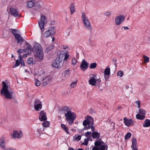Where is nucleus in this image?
<instances>
[{"label": "nucleus", "instance_id": "1", "mask_svg": "<svg viewBox=\"0 0 150 150\" xmlns=\"http://www.w3.org/2000/svg\"><path fill=\"white\" fill-rule=\"evenodd\" d=\"M3 87L1 91V95L4 94L5 98H6L11 99L13 97L12 96L14 91L11 89H10L8 85L4 81H2Z\"/></svg>", "mask_w": 150, "mask_h": 150}, {"label": "nucleus", "instance_id": "2", "mask_svg": "<svg viewBox=\"0 0 150 150\" xmlns=\"http://www.w3.org/2000/svg\"><path fill=\"white\" fill-rule=\"evenodd\" d=\"M33 52L35 58L39 59L40 60H42L43 59L44 53L41 45L38 43H35L33 46Z\"/></svg>", "mask_w": 150, "mask_h": 150}, {"label": "nucleus", "instance_id": "3", "mask_svg": "<svg viewBox=\"0 0 150 150\" xmlns=\"http://www.w3.org/2000/svg\"><path fill=\"white\" fill-rule=\"evenodd\" d=\"M66 120L69 124H72L76 118V114L74 112H72L69 110L65 114Z\"/></svg>", "mask_w": 150, "mask_h": 150}, {"label": "nucleus", "instance_id": "4", "mask_svg": "<svg viewBox=\"0 0 150 150\" xmlns=\"http://www.w3.org/2000/svg\"><path fill=\"white\" fill-rule=\"evenodd\" d=\"M47 19L46 17L44 15H41L40 18L38 21V25L40 28H44L45 24L47 23Z\"/></svg>", "mask_w": 150, "mask_h": 150}, {"label": "nucleus", "instance_id": "5", "mask_svg": "<svg viewBox=\"0 0 150 150\" xmlns=\"http://www.w3.org/2000/svg\"><path fill=\"white\" fill-rule=\"evenodd\" d=\"M94 121L93 118L89 115H87L85 119L83 121V125L84 126L88 125H93V121Z\"/></svg>", "mask_w": 150, "mask_h": 150}, {"label": "nucleus", "instance_id": "6", "mask_svg": "<svg viewBox=\"0 0 150 150\" xmlns=\"http://www.w3.org/2000/svg\"><path fill=\"white\" fill-rule=\"evenodd\" d=\"M5 138L4 136H2L0 138V146L4 150H16V149H13L11 148L6 147L5 144Z\"/></svg>", "mask_w": 150, "mask_h": 150}, {"label": "nucleus", "instance_id": "7", "mask_svg": "<svg viewBox=\"0 0 150 150\" xmlns=\"http://www.w3.org/2000/svg\"><path fill=\"white\" fill-rule=\"evenodd\" d=\"M63 62H62L57 58L53 61L52 63V66L54 68L59 69L61 68L62 66Z\"/></svg>", "mask_w": 150, "mask_h": 150}, {"label": "nucleus", "instance_id": "8", "mask_svg": "<svg viewBox=\"0 0 150 150\" xmlns=\"http://www.w3.org/2000/svg\"><path fill=\"white\" fill-rule=\"evenodd\" d=\"M82 19L83 21L84 25L86 28L91 27L90 21L88 20L87 17L84 13H82Z\"/></svg>", "mask_w": 150, "mask_h": 150}, {"label": "nucleus", "instance_id": "9", "mask_svg": "<svg viewBox=\"0 0 150 150\" xmlns=\"http://www.w3.org/2000/svg\"><path fill=\"white\" fill-rule=\"evenodd\" d=\"M125 125L129 127L130 125H134V122L132 118L127 119L126 117H125L123 119Z\"/></svg>", "mask_w": 150, "mask_h": 150}, {"label": "nucleus", "instance_id": "10", "mask_svg": "<svg viewBox=\"0 0 150 150\" xmlns=\"http://www.w3.org/2000/svg\"><path fill=\"white\" fill-rule=\"evenodd\" d=\"M54 29H49L47 30L43 34L44 37L47 38L54 35L55 33Z\"/></svg>", "mask_w": 150, "mask_h": 150}, {"label": "nucleus", "instance_id": "11", "mask_svg": "<svg viewBox=\"0 0 150 150\" xmlns=\"http://www.w3.org/2000/svg\"><path fill=\"white\" fill-rule=\"evenodd\" d=\"M125 17L123 15H120L117 16L115 19V23L117 25H120L124 21Z\"/></svg>", "mask_w": 150, "mask_h": 150}, {"label": "nucleus", "instance_id": "12", "mask_svg": "<svg viewBox=\"0 0 150 150\" xmlns=\"http://www.w3.org/2000/svg\"><path fill=\"white\" fill-rule=\"evenodd\" d=\"M88 64L89 63L83 59L80 65V68L82 70H86L88 67Z\"/></svg>", "mask_w": 150, "mask_h": 150}, {"label": "nucleus", "instance_id": "13", "mask_svg": "<svg viewBox=\"0 0 150 150\" xmlns=\"http://www.w3.org/2000/svg\"><path fill=\"white\" fill-rule=\"evenodd\" d=\"M39 119L41 121H46L47 120L46 113L43 110H41L40 113Z\"/></svg>", "mask_w": 150, "mask_h": 150}, {"label": "nucleus", "instance_id": "14", "mask_svg": "<svg viewBox=\"0 0 150 150\" xmlns=\"http://www.w3.org/2000/svg\"><path fill=\"white\" fill-rule=\"evenodd\" d=\"M131 147L132 150H138L137 147V140L136 138H132V144Z\"/></svg>", "mask_w": 150, "mask_h": 150}, {"label": "nucleus", "instance_id": "15", "mask_svg": "<svg viewBox=\"0 0 150 150\" xmlns=\"http://www.w3.org/2000/svg\"><path fill=\"white\" fill-rule=\"evenodd\" d=\"M13 136L14 138H21L22 136V133L21 131L19 132L17 130H14L13 131Z\"/></svg>", "mask_w": 150, "mask_h": 150}, {"label": "nucleus", "instance_id": "16", "mask_svg": "<svg viewBox=\"0 0 150 150\" xmlns=\"http://www.w3.org/2000/svg\"><path fill=\"white\" fill-rule=\"evenodd\" d=\"M10 12L11 14L15 17L19 16L18 11L16 9L12 7L10 8Z\"/></svg>", "mask_w": 150, "mask_h": 150}, {"label": "nucleus", "instance_id": "17", "mask_svg": "<svg viewBox=\"0 0 150 150\" xmlns=\"http://www.w3.org/2000/svg\"><path fill=\"white\" fill-rule=\"evenodd\" d=\"M14 35L16 39L17 40L18 43H22L23 42V39L20 34H14Z\"/></svg>", "mask_w": 150, "mask_h": 150}, {"label": "nucleus", "instance_id": "18", "mask_svg": "<svg viewBox=\"0 0 150 150\" xmlns=\"http://www.w3.org/2000/svg\"><path fill=\"white\" fill-rule=\"evenodd\" d=\"M105 148L104 145H100L99 146L95 145L92 150H105Z\"/></svg>", "mask_w": 150, "mask_h": 150}, {"label": "nucleus", "instance_id": "19", "mask_svg": "<svg viewBox=\"0 0 150 150\" xmlns=\"http://www.w3.org/2000/svg\"><path fill=\"white\" fill-rule=\"evenodd\" d=\"M91 136L93 139L96 138L99 139L100 136V134L96 131L93 132L92 133Z\"/></svg>", "mask_w": 150, "mask_h": 150}, {"label": "nucleus", "instance_id": "20", "mask_svg": "<svg viewBox=\"0 0 150 150\" xmlns=\"http://www.w3.org/2000/svg\"><path fill=\"white\" fill-rule=\"evenodd\" d=\"M25 43V45H27V47L26 48L23 49L24 52H25L27 51H29V50L30 52L33 51V49L31 47V45L27 42H26Z\"/></svg>", "mask_w": 150, "mask_h": 150}, {"label": "nucleus", "instance_id": "21", "mask_svg": "<svg viewBox=\"0 0 150 150\" xmlns=\"http://www.w3.org/2000/svg\"><path fill=\"white\" fill-rule=\"evenodd\" d=\"M70 110L69 107L67 106H65L63 107L62 108H61L59 110L60 112H62V113H65V112H68Z\"/></svg>", "mask_w": 150, "mask_h": 150}, {"label": "nucleus", "instance_id": "22", "mask_svg": "<svg viewBox=\"0 0 150 150\" xmlns=\"http://www.w3.org/2000/svg\"><path fill=\"white\" fill-rule=\"evenodd\" d=\"M101 139H99V141H98L96 140L94 143L95 145L99 146L100 145H104L105 143L103 141L101 140Z\"/></svg>", "mask_w": 150, "mask_h": 150}, {"label": "nucleus", "instance_id": "23", "mask_svg": "<svg viewBox=\"0 0 150 150\" xmlns=\"http://www.w3.org/2000/svg\"><path fill=\"white\" fill-rule=\"evenodd\" d=\"M42 104H35L34 107L35 110L37 111L40 110L42 108Z\"/></svg>", "mask_w": 150, "mask_h": 150}, {"label": "nucleus", "instance_id": "24", "mask_svg": "<svg viewBox=\"0 0 150 150\" xmlns=\"http://www.w3.org/2000/svg\"><path fill=\"white\" fill-rule=\"evenodd\" d=\"M69 10L71 13V14H72L75 10V6L74 3H73L71 4L69 7Z\"/></svg>", "mask_w": 150, "mask_h": 150}, {"label": "nucleus", "instance_id": "25", "mask_svg": "<svg viewBox=\"0 0 150 150\" xmlns=\"http://www.w3.org/2000/svg\"><path fill=\"white\" fill-rule=\"evenodd\" d=\"M143 126L144 127H148L150 126V120L146 119L145 120Z\"/></svg>", "mask_w": 150, "mask_h": 150}, {"label": "nucleus", "instance_id": "26", "mask_svg": "<svg viewBox=\"0 0 150 150\" xmlns=\"http://www.w3.org/2000/svg\"><path fill=\"white\" fill-rule=\"evenodd\" d=\"M96 79L93 78H91L88 81V82L92 86H95L96 82Z\"/></svg>", "mask_w": 150, "mask_h": 150}, {"label": "nucleus", "instance_id": "27", "mask_svg": "<svg viewBox=\"0 0 150 150\" xmlns=\"http://www.w3.org/2000/svg\"><path fill=\"white\" fill-rule=\"evenodd\" d=\"M110 68L109 66H107L106 68L104 70V75H107V76H109L110 74Z\"/></svg>", "mask_w": 150, "mask_h": 150}, {"label": "nucleus", "instance_id": "28", "mask_svg": "<svg viewBox=\"0 0 150 150\" xmlns=\"http://www.w3.org/2000/svg\"><path fill=\"white\" fill-rule=\"evenodd\" d=\"M64 57V54H63L62 52H60L58 57L57 58L58 59L59 61H61L62 62H63V59Z\"/></svg>", "mask_w": 150, "mask_h": 150}, {"label": "nucleus", "instance_id": "29", "mask_svg": "<svg viewBox=\"0 0 150 150\" xmlns=\"http://www.w3.org/2000/svg\"><path fill=\"white\" fill-rule=\"evenodd\" d=\"M35 3V0L29 1L27 2V6L29 8L33 7Z\"/></svg>", "mask_w": 150, "mask_h": 150}, {"label": "nucleus", "instance_id": "30", "mask_svg": "<svg viewBox=\"0 0 150 150\" xmlns=\"http://www.w3.org/2000/svg\"><path fill=\"white\" fill-rule=\"evenodd\" d=\"M61 126L63 130L65 131V132L67 133V134H70L68 129L67 127L65 125L63 124H61Z\"/></svg>", "mask_w": 150, "mask_h": 150}, {"label": "nucleus", "instance_id": "31", "mask_svg": "<svg viewBox=\"0 0 150 150\" xmlns=\"http://www.w3.org/2000/svg\"><path fill=\"white\" fill-rule=\"evenodd\" d=\"M54 47V46L53 45L50 46L48 47H47L45 50V52L46 53H48L49 52L52 51Z\"/></svg>", "mask_w": 150, "mask_h": 150}, {"label": "nucleus", "instance_id": "32", "mask_svg": "<svg viewBox=\"0 0 150 150\" xmlns=\"http://www.w3.org/2000/svg\"><path fill=\"white\" fill-rule=\"evenodd\" d=\"M139 114H138L136 115V117L137 119L140 120H143L145 118V116L144 115H141Z\"/></svg>", "mask_w": 150, "mask_h": 150}, {"label": "nucleus", "instance_id": "33", "mask_svg": "<svg viewBox=\"0 0 150 150\" xmlns=\"http://www.w3.org/2000/svg\"><path fill=\"white\" fill-rule=\"evenodd\" d=\"M44 130V129H42V130L41 129H38L36 132V134L37 135L40 136L42 134V132Z\"/></svg>", "mask_w": 150, "mask_h": 150}, {"label": "nucleus", "instance_id": "34", "mask_svg": "<svg viewBox=\"0 0 150 150\" xmlns=\"http://www.w3.org/2000/svg\"><path fill=\"white\" fill-rule=\"evenodd\" d=\"M50 123L48 121H45L42 123V125L44 127H48L49 126Z\"/></svg>", "mask_w": 150, "mask_h": 150}, {"label": "nucleus", "instance_id": "35", "mask_svg": "<svg viewBox=\"0 0 150 150\" xmlns=\"http://www.w3.org/2000/svg\"><path fill=\"white\" fill-rule=\"evenodd\" d=\"M139 113L145 116L146 111L144 109L140 108Z\"/></svg>", "mask_w": 150, "mask_h": 150}, {"label": "nucleus", "instance_id": "36", "mask_svg": "<svg viewBox=\"0 0 150 150\" xmlns=\"http://www.w3.org/2000/svg\"><path fill=\"white\" fill-rule=\"evenodd\" d=\"M70 73V69H67L65 71H64L63 73L62 74V75H63V76L64 77H66L67 76H68Z\"/></svg>", "mask_w": 150, "mask_h": 150}, {"label": "nucleus", "instance_id": "37", "mask_svg": "<svg viewBox=\"0 0 150 150\" xmlns=\"http://www.w3.org/2000/svg\"><path fill=\"white\" fill-rule=\"evenodd\" d=\"M33 58H29L27 60V63L28 64H34L35 62H34L33 61ZM34 62H35V61H34Z\"/></svg>", "mask_w": 150, "mask_h": 150}, {"label": "nucleus", "instance_id": "38", "mask_svg": "<svg viewBox=\"0 0 150 150\" xmlns=\"http://www.w3.org/2000/svg\"><path fill=\"white\" fill-rule=\"evenodd\" d=\"M75 137V138L74 139V140H76L77 141H79L81 140V135H79L77 136V134H76L75 135V136L73 137V139Z\"/></svg>", "mask_w": 150, "mask_h": 150}, {"label": "nucleus", "instance_id": "39", "mask_svg": "<svg viewBox=\"0 0 150 150\" xmlns=\"http://www.w3.org/2000/svg\"><path fill=\"white\" fill-rule=\"evenodd\" d=\"M97 66V64L96 62L91 63L90 66V68L91 69H95L96 68Z\"/></svg>", "mask_w": 150, "mask_h": 150}, {"label": "nucleus", "instance_id": "40", "mask_svg": "<svg viewBox=\"0 0 150 150\" xmlns=\"http://www.w3.org/2000/svg\"><path fill=\"white\" fill-rule=\"evenodd\" d=\"M96 82L95 84V86H99L100 85L101 80L100 79H96Z\"/></svg>", "mask_w": 150, "mask_h": 150}, {"label": "nucleus", "instance_id": "41", "mask_svg": "<svg viewBox=\"0 0 150 150\" xmlns=\"http://www.w3.org/2000/svg\"><path fill=\"white\" fill-rule=\"evenodd\" d=\"M52 78H49L46 81H45L42 84L43 86H44L46 85L47 84L48 82L52 80Z\"/></svg>", "mask_w": 150, "mask_h": 150}, {"label": "nucleus", "instance_id": "42", "mask_svg": "<svg viewBox=\"0 0 150 150\" xmlns=\"http://www.w3.org/2000/svg\"><path fill=\"white\" fill-rule=\"evenodd\" d=\"M131 133L130 132H128L125 135V139L126 140L129 139L131 137Z\"/></svg>", "mask_w": 150, "mask_h": 150}, {"label": "nucleus", "instance_id": "43", "mask_svg": "<svg viewBox=\"0 0 150 150\" xmlns=\"http://www.w3.org/2000/svg\"><path fill=\"white\" fill-rule=\"evenodd\" d=\"M143 58L144 59V61L145 62L147 63L149 61V57L146 55H144L143 56Z\"/></svg>", "mask_w": 150, "mask_h": 150}, {"label": "nucleus", "instance_id": "44", "mask_svg": "<svg viewBox=\"0 0 150 150\" xmlns=\"http://www.w3.org/2000/svg\"><path fill=\"white\" fill-rule=\"evenodd\" d=\"M20 64V61L18 59L16 60L15 64L14 66H13V67H18Z\"/></svg>", "mask_w": 150, "mask_h": 150}, {"label": "nucleus", "instance_id": "45", "mask_svg": "<svg viewBox=\"0 0 150 150\" xmlns=\"http://www.w3.org/2000/svg\"><path fill=\"white\" fill-rule=\"evenodd\" d=\"M123 73L122 71L120 70L118 71L117 73V76H119L120 77H122Z\"/></svg>", "mask_w": 150, "mask_h": 150}, {"label": "nucleus", "instance_id": "46", "mask_svg": "<svg viewBox=\"0 0 150 150\" xmlns=\"http://www.w3.org/2000/svg\"><path fill=\"white\" fill-rule=\"evenodd\" d=\"M11 32L12 34L14 35V34H18L16 33H18L19 30L16 29H13L11 31Z\"/></svg>", "mask_w": 150, "mask_h": 150}, {"label": "nucleus", "instance_id": "47", "mask_svg": "<svg viewBox=\"0 0 150 150\" xmlns=\"http://www.w3.org/2000/svg\"><path fill=\"white\" fill-rule=\"evenodd\" d=\"M84 142L82 143L81 144L82 145H85L86 146L88 144V141L86 139V138L84 139Z\"/></svg>", "mask_w": 150, "mask_h": 150}, {"label": "nucleus", "instance_id": "48", "mask_svg": "<svg viewBox=\"0 0 150 150\" xmlns=\"http://www.w3.org/2000/svg\"><path fill=\"white\" fill-rule=\"evenodd\" d=\"M42 104V102L40 101V100L38 99H36V100L34 102V104Z\"/></svg>", "mask_w": 150, "mask_h": 150}, {"label": "nucleus", "instance_id": "49", "mask_svg": "<svg viewBox=\"0 0 150 150\" xmlns=\"http://www.w3.org/2000/svg\"><path fill=\"white\" fill-rule=\"evenodd\" d=\"M41 84L40 82L37 79H36V81L35 83V84L37 86H38L40 85Z\"/></svg>", "mask_w": 150, "mask_h": 150}, {"label": "nucleus", "instance_id": "50", "mask_svg": "<svg viewBox=\"0 0 150 150\" xmlns=\"http://www.w3.org/2000/svg\"><path fill=\"white\" fill-rule=\"evenodd\" d=\"M69 56V55L67 53H65L64 54V57L63 59V61H66L67 60Z\"/></svg>", "mask_w": 150, "mask_h": 150}, {"label": "nucleus", "instance_id": "51", "mask_svg": "<svg viewBox=\"0 0 150 150\" xmlns=\"http://www.w3.org/2000/svg\"><path fill=\"white\" fill-rule=\"evenodd\" d=\"M77 60L75 58H74L72 59V64L73 65H75L76 63Z\"/></svg>", "mask_w": 150, "mask_h": 150}, {"label": "nucleus", "instance_id": "52", "mask_svg": "<svg viewBox=\"0 0 150 150\" xmlns=\"http://www.w3.org/2000/svg\"><path fill=\"white\" fill-rule=\"evenodd\" d=\"M94 125V121H93V125H91V129L92 132H94L95 131V127L93 126Z\"/></svg>", "mask_w": 150, "mask_h": 150}, {"label": "nucleus", "instance_id": "53", "mask_svg": "<svg viewBox=\"0 0 150 150\" xmlns=\"http://www.w3.org/2000/svg\"><path fill=\"white\" fill-rule=\"evenodd\" d=\"M76 81L74 82L71 83L70 85V86L71 88H74V87L76 86Z\"/></svg>", "mask_w": 150, "mask_h": 150}, {"label": "nucleus", "instance_id": "54", "mask_svg": "<svg viewBox=\"0 0 150 150\" xmlns=\"http://www.w3.org/2000/svg\"><path fill=\"white\" fill-rule=\"evenodd\" d=\"M91 125H88V126H84V128H83V130L84 129H89L91 128Z\"/></svg>", "mask_w": 150, "mask_h": 150}, {"label": "nucleus", "instance_id": "55", "mask_svg": "<svg viewBox=\"0 0 150 150\" xmlns=\"http://www.w3.org/2000/svg\"><path fill=\"white\" fill-rule=\"evenodd\" d=\"M17 52L19 54H20V53H23V52H24L23 49H19L17 51Z\"/></svg>", "mask_w": 150, "mask_h": 150}, {"label": "nucleus", "instance_id": "56", "mask_svg": "<svg viewBox=\"0 0 150 150\" xmlns=\"http://www.w3.org/2000/svg\"><path fill=\"white\" fill-rule=\"evenodd\" d=\"M91 134V132H86L85 134V136L86 137H88V136L90 135Z\"/></svg>", "mask_w": 150, "mask_h": 150}, {"label": "nucleus", "instance_id": "57", "mask_svg": "<svg viewBox=\"0 0 150 150\" xmlns=\"http://www.w3.org/2000/svg\"><path fill=\"white\" fill-rule=\"evenodd\" d=\"M111 14V12H106L105 13V15L107 16H109Z\"/></svg>", "mask_w": 150, "mask_h": 150}, {"label": "nucleus", "instance_id": "58", "mask_svg": "<svg viewBox=\"0 0 150 150\" xmlns=\"http://www.w3.org/2000/svg\"><path fill=\"white\" fill-rule=\"evenodd\" d=\"M112 60L115 62V63H114V64L115 66V67H116L117 65V64H116V63L117 61V59H116V57H114L112 59Z\"/></svg>", "mask_w": 150, "mask_h": 150}, {"label": "nucleus", "instance_id": "59", "mask_svg": "<svg viewBox=\"0 0 150 150\" xmlns=\"http://www.w3.org/2000/svg\"><path fill=\"white\" fill-rule=\"evenodd\" d=\"M19 60L20 61H22V60H23V56L22 57V56H21L20 54H19Z\"/></svg>", "mask_w": 150, "mask_h": 150}, {"label": "nucleus", "instance_id": "60", "mask_svg": "<svg viewBox=\"0 0 150 150\" xmlns=\"http://www.w3.org/2000/svg\"><path fill=\"white\" fill-rule=\"evenodd\" d=\"M20 64L22 66H25L24 61L23 60H22V61H20Z\"/></svg>", "mask_w": 150, "mask_h": 150}, {"label": "nucleus", "instance_id": "61", "mask_svg": "<svg viewBox=\"0 0 150 150\" xmlns=\"http://www.w3.org/2000/svg\"><path fill=\"white\" fill-rule=\"evenodd\" d=\"M104 76L105 79V80L107 81L108 80L109 78V76H107V75H104Z\"/></svg>", "mask_w": 150, "mask_h": 150}, {"label": "nucleus", "instance_id": "62", "mask_svg": "<svg viewBox=\"0 0 150 150\" xmlns=\"http://www.w3.org/2000/svg\"><path fill=\"white\" fill-rule=\"evenodd\" d=\"M55 24V22L54 21H51L50 23V25H54Z\"/></svg>", "mask_w": 150, "mask_h": 150}, {"label": "nucleus", "instance_id": "63", "mask_svg": "<svg viewBox=\"0 0 150 150\" xmlns=\"http://www.w3.org/2000/svg\"><path fill=\"white\" fill-rule=\"evenodd\" d=\"M98 88L101 91L103 90V88H104V87H102L100 85L99 86H98Z\"/></svg>", "mask_w": 150, "mask_h": 150}, {"label": "nucleus", "instance_id": "64", "mask_svg": "<svg viewBox=\"0 0 150 150\" xmlns=\"http://www.w3.org/2000/svg\"><path fill=\"white\" fill-rule=\"evenodd\" d=\"M10 0H2L1 2L2 3H4L7 2L9 1Z\"/></svg>", "mask_w": 150, "mask_h": 150}]
</instances>
